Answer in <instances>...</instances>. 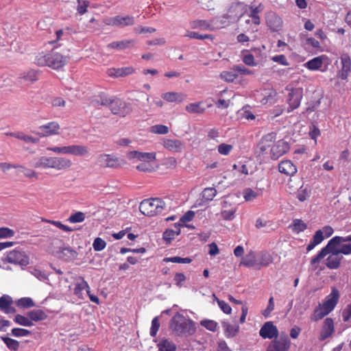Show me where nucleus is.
<instances>
[{"label": "nucleus", "mask_w": 351, "mask_h": 351, "mask_svg": "<svg viewBox=\"0 0 351 351\" xmlns=\"http://www.w3.org/2000/svg\"><path fill=\"white\" fill-rule=\"evenodd\" d=\"M169 328L178 336L191 335L196 330L194 322L179 313L171 318Z\"/></svg>", "instance_id": "obj_1"}, {"label": "nucleus", "mask_w": 351, "mask_h": 351, "mask_svg": "<svg viewBox=\"0 0 351 351\" xmlns=\"http://www.w3.org/2000/svg\"><path fill=\"white\" fill-rule=\"evenodd\" d=\"M165 202L160 198L144 199L139 206L141 213L148 217H154L163 211Z\"/></svg>", "instance_id": "obj_2"}, {"label": "nucleus", "mask_w": 351, "mask_h": 351, "mask_svg": "<svg viewBox=\"0 0 351 351\" xmlns=\"http://www.w3.org/2000/svg\"><path fill=\"white\" fill-rule=\"evenodd\" d=\"M47 149L57 154H70L76 156H86L90 153L89 148L87 146L81 145H71L64 147H49Z\"/></svg>", "instance_id": "obj_3"}, {"label": "nucleus", "mask_w": 351, "mask_h": 351, "mask_svg": "<svg viewBox=\"0 0 351 351\" xmlns=\"http://www.w3.org/2000/svg\"><path fill=\"white\" fill-rule=\"evenodd\" d=\"M346 242L351 243V235L347 237H334L328 242L327 245L325 247H324L319 252V253L311 259V264L313 265L319 263V261L322 258H324V256L326 254V251H327V249L331 248L332 246H338L341 245L342 243Z\"/></svg>", "instance_id": "obj_4"}, {"label": "nucleus", "mask_w": 351, "mask_h": 351, "mask_svg": "<svg viewBox=\"0 0 351 351\" xmlns=\"http://www.w3.org/2000/svg\"><path fill=\"white\" fill-rule=\"evenodd\" d=\"M330 58L326 55H321L309 60L304 64V66L310 71L325 72L330 64Z\"/></svg>", "instance_id": "obj_5"}, {"label": "nucleus", "mask_w": 351, "mask_h": 351, "mask_svg": "<svg viewBox=\"0 0 351 351\" xmlns=\"http://www.w3.org/2000/svg\"><path fill=\"white\" fill-rule=\"evenodd\" d=\"M276 140V134L271 132L263 136L257 145L258 153L259 156L263 157L268 156L271 147Z\"/></svg>", "instance_id": "obj_6"}, {"label": "nucleus", "mask_w": 351, "mask_h": 351, "mask_svg": "<svg viewBox=\"0 0 351 351\" xmlns=\"http://www.w3.org/2000/svg\"><path fill=\"white\" fill-rule=\"evenodd\" d=\"M72 166L70 159L64 157H50L45 158V167L57 170H65Z\"/></svg>", "instance_id": "obj_7"}, {"label": "nucleus", "mask_w": 351, "mask_h": 351, "mask_svg": "<svg viewBox=\"0 0 351 351\" xmlns=\"http://www.w3.org/2000/svg\"><path fill=\"white\" fill-rule=\"evenodd\" d=\"M69 59V57L53 51L48 55L47 58L45 60V63L46 65L53 69H58L66 65Z\"/></svg>", "instance_id": "obj_8"}, {"label": "nucleus", "mask_w": 351, "mask_h": 351, "mask_svg": "<svg viewBox=\"0 0 351 351\" xmlns=\"http://www.w3.org/2000/svg\"><path fill=\"white\" fill-rule=\"evenodd\" d=\"M337 246H332L331 248L327 249L326 251V254L324 256V258L331 253L330 256L326 260V265L328 268L330 269H336L339 267L341 261L343 258V256H339L340 253L337 252Z\"/></svg>", "instance_id": "obj_9"}, {"label": "nucleus", "mask_w": 351, "mask_h": 351, "mask_svg": "<svg viewBox=\"0 0 351 351\" xmlns=\"http://www.w3.org/2000/svg\"><path fill=\"white\" fill-rule=\"evenodd\" d=\"M289 149V145L286 141L283 140L276 141L271 147L270 152L267 157H269L272 160H277L285 154Z\"/></svg>", "instance_id": "obj_10"}, {"label": "nucleus", "mask_w": 351, "mask_h": 351, "mask_svg": "<svg viewBox=\"0 0 351 351\" xmlns=\"http://www.w3.org/2000/svg\"><path fill=\"white\" fill-rule=\"evenodd\" d=\"M105 24L110 26H117V27H126L130 26L134 24V19L131 16H115L113 17H110L106 19L104 21Z\"/></svg>", "instance_id": "obj_11"}, {"label": "nucleus", "mask_w": 351, "mask_h": 351, "mask_svg": "<svg viewBox=\"0 0 351 351\" xmlns=\"http://www.w3.org/2000/svg\"><path fill=\"white\" fill-rule=\"evenodd\" d=\"M5 260L7 262L20 265H27L29 263L28 257L23 252L12 250L8 253Z\"/></svg>", "instance_id": "obj_12"}, {"label": "nucleus", "mask_w": 351, "mask_h": 351, "mask_svg": "<svg viewBox=\"0 0 351 351\" xmlns=\"http://www.w3.org/2000/svg\"><path fill=\"white\" fill-rule=\"evenodd\" d=\"M290 347V341L287 336H281L272 341L269 345L267 351H288Z\"/></svg>", "instance_id": "obj_13"}, {"label": "nucleus", "mask_w": 351, "mask_h": 351, "mask_svg": "<svg viewBox=\"0 0 351 351\" xmlns=\"http://www.w3.org/2000/svg\"><path fill=\"white\" fill-rule=\"evenodd\" d=\"M162 145L166 149L173 153H180L184 149V144L179 139L164 138Z\"/></svg>", "instance_id": "obj_14"}, {"label": "nucleus", "mask_w": 351, "mask_h": 351, "mask_svg": "<svg viewBox=\"0 0 351 351\" xmlns=\"http://www.w3.org/2000/svg\"><path fill=\"white\" fill-rule=\"evenodd\" d=\"M302 99V93L300 90L291 89L288 95L287 103L289 107L287 108V112H291L297 109L300 105Z\"/></svg>", "instance_id": "obj_15"}, {"label": "nucleus", "mask_w": 351, "mask_h": 351, "mask_svg": "<svg viewBox=\"0 0 351 351\" xmlns=\"http://www.w3.org/2000/svg\"><path fill=\"white\" fill-rule=\"evenodd\" d=\"M339 299V292L336 288L333 287L330 293L326 297L322 305L330 313L337 304Z\"/></svg>", "instance_id": "obj_16"}, {"label": "nucleus", "mask_w": 351, "mask_h": 351, "mask_svg": "<svg viewBox=\"0 0 351 351\" xmlns=\"http://www.w3.org/2000/svg\"><path fill=\"white\" fill-rule=\"evenodd\" d=\"M266 23L272 32H278L282 27V20L276 13L269 12L266 14Z\"/></svg>", "instance_id": "obj_17"}, {"label": "nucleus", "mask_w": 351, "mask_h": 351, "mask_svg": "<svg viewBox=\"0 0 351 351\" xmlns=\"http://www.w3.org/2000/svg\"><path fill=\"white\" fill-rule=\"evenodd\" d=\"M259 335L263 339H271L278 337V330L272 322H267L261 328Z\"/></svg>", "instance_id": "obj_18"}, {"label": "nucleus", "mask_w": 351, "mask_h": 351, "mask_svg": "<svg viewBox=\"0 0 351 351\" xmlns=\"http://www.w3.org/2000/svg\"><path fill=\"white\" fill-rule=\"evenodd\" d=\"M97 161L98 164L103 167L117 168L121 166L119 159L110 154H101Z\"/></svg>", "instance_id": "obj_19"}, {"label": "nucleus", "mask_w": 351, "mask_h": 351, "mask_svg": "<svg viewBox=\"0 0 351 351\" xmlns=\"http://www.w3.org/2000/svg\"><path fill=\"white\" fill-rule=\"evenodd\" d=\"M341 68L339 72L341 79L346 80L351 71V59L348 53H343L340 56Z\"/></svg>", "instance_id": "obj_20"}, {"label": "nucleus", "mask_w": 351, "mask_h": 351, "mask_svg": "<svg viewBox=\"0 0 351 351\" xmlns=\"http://www.w3.org/2000/svg\"><path fill=\"white\" fill-rule=\"evenodd\" d=\"M85 292L89 294L90 287L83 277H79L75 285L74 294L80 299H84Z\"/></svg>", "instance_id": "obj_21"}, {"label": "nucleus", "mask_w": 351, "mask_h": 351, "mask_svg": "<svg viewBox=\"0 0 351 351\" xmlns=\"http://www.w3.org/2000/svg\"><path fill=\"white\" fill-rule=\"evenodd\" d=\"M135 72L132 66H125L121 68H110L107 70V74L112 77H123L132 75Z\"/></svg>", "instance_id": "obj_22"}, {"label": "nucleus", "mask_w": 351, "mask_h": 351, "mask_svg": "<svg viewBox=\"0 0 351 351\" xmlns=\"http://www.w3.org/2000/svg\"><path fill=\"white\" fill-rule=\"evenodd\" d=\"M278 171L287 176H293L297 173V167L290 160H282L278 164Z\"/></svg>", "instance_id": "obj_23"}, {"label": "nucleus", "mask_w": 351, "mask_h": 351, "mask_svg": "<svg viewBox=\"0 0 351 351\" xmlns=\"http://www.w3.org/2000/svg\"><path fill=\"white\" fill-rule=\"evenodd\" d=\"M13 300L9 295H3L0 297V311L5 314H12L16 313V309L12 305Z\"/></svg>", "instance_id": "obj_24"}, {"label": "nucleus", "mask_w": 351, "mask_h": 351, "mask_svg": "<svg viewBox=\"0 0 351 351\" xmlns=\"http://www.w3.org/2000/svg\"><path fill=\"white\" fill-rule=\"evenodd\" d=\"M334 332V322L332 318L327 317L324 322L320 332L319 340L324 341L330 337Z\"/></svg>", "instance_id": "obj_25"}, {"label": "nucleus", "mask_w": 351, "mask_h": 351, "mask_svg": "<svg viewBox=\"0 0 351 351\" xmlns=\"http://www.w3.org/2000/svg\"><path fill=\"white\" fill-rule=\"evenodd\" d=\"M237 211L235 206H232L227 200H223L222 202V210L221 211V216L224 220H232L234 218V214Z\"/></svg>", "instance_id": "obj_26"}, {"label": "nucleus", "mask_w": 351, "mask_h": 351, "mask_svg": "<svg viewBox=\"0 0 351 351\" xmlns=\"http://www.w3.org/2000/svg\"><path fill=\"white\" fill-rule=\"evenodd\" d=\"M110 108L113 114L122 117L128 112L126 104L120 99H113Z\"/></svg>", "instance_id": "obj_27"}, {"label": "nucleus", "mask_w": 351, "mask_h": 351, "mask_svg": "<svg viewBox=\"0 0 351 351\" xmlns=\"http://www.w3.org/2000/svg\"><path fill=\"white\" fill-rule=\"evenodd\" d=\"M239 265H244L247 267H256L258 269V260L256 252L250 250L242 258Z\"/></svg>", "instance_id": "obj_28"}, {"label": "nucleus", "mask_w": 351, "mask_h": 351, "mask_svg": "<svg viewBox=\"0 0 351 351\" xmlns=\"http://www.w3.org/2000/svg\"><path fill=\"white\" fill-rule=\"evenodd\" d=\"M162 98L168 102L181 103L186 99V95L182 93L167 92L162 95Z\"/></svg>", "instance_id": "obj_29"}, {"label": "nucleus", "mask_w": 351, "mask_h": 351, "mask_svg": "<svg viewBox=\"0 0 351 351\" xmlns=\"http://www.w3.org/2000/svg\"><path fill=\"white\" fill-rule=\"evenodd\" d=\"M129 158H137L141 161H152L156 158V154L133 151L129 153Z\"/></svg>", "instance_id": "obj_30"}, {"label": "nucleus", "mask_w": 351, "mask_h": 351, "mask_svg": "<svg viewBox=\"0 0 351 351\" xmlns=\"http://www.w3.org/2000/svg\"><path fill=\"white\" fill-rule=\"evenodd\" d=\"M274 261L271 254L267 251H262L258 255V269L263 267H268Z\"/></svg>", "instance_id": "obj_31"}, {"label": "nucleus", "mask_w": 351, "mask_h": 351, "mask_svg": "<svg viewBox=\"0 0 351 351\" xmlns=\"http://www.w3.org/2000/svg\"><path fill=\"white\" fill-rule=\"evenodd\" d=\"M60 125L58 121H50L45 123V137L60 134Z\"/></svg>", "instance_id": "obj_32"}, {"label": "nucleus", "mask_w": 351, "mask_h": 351, "mask_svg": "<svg viewBox=\"0 0 351 351\" xmlns=\"http://www.w3.org/2000/svg\"><path fill=\"white\" fill-rule=\"evenodd\" d=\"M180 234V225L176 223L173 229H167L163 233V239L170 243L176 236Z\"/></svg>", "instance_id": "obj_33"}, {"label": "nucleus", "mask_w": 351, "mask_h": 351, "mask_svg": "<svg viewBox=\"0 0 351 351\" xmlns=\"http://www.w3.org/2000/svg\"><path fill=\"white\" fill-rule=\"evenodd\" d=\"M63 34L64 32L62 29H57L54 31V35L53 36V38L51 36L45 35V38L47 39L48 45H51L53 49L60 45L58 44V42L61 40Z\"/></svg>", "instance_id": "obj_34"}, {"label": "nucleus", "mask_w": 351, "mask_h": 351, "mask_svg": "<svg viewBox=\"0 0 351 351\" xmlns=\"http://www.w3.org/2000/svg\"><path fill=\"white\" fill-rule=\"evenodd\" d=\"M134 40H123L120 41H114L110 43L108 47L111 49L123 50L129 48L134 44Z\"/></svg>", "instance_id": "obj_35"}, {"label": "nucleus", "mask_w": 351, "mask_h": 351, "mask_svg": "<svg viewBox=\"0 0 351 351\" xmlns=\"http://www.w3.org/2000/svg\"><path fill=\"white\" fill-rule=\"evenodd\" d=\"M324 236L323 235V232L321 230H318L315 232L313 235L312 241L308 243L306 247V250L308 252L312 250L317 245L321 243L322 241L324 239Z\"/></svg>", "instance_id": "obj_36"}, {"label": "nucleus", "mask_w": 351, "mask_h": 351, "mask_svg": "<svg viewBox=\"0 0 351 351\" xmlns=\"http://www.w3.org/2000/svg\"><path fill=\"white\" fill-rule=\"evenodd\" d=\"M290 228L293 232L298 234L304 232L307 228V225L302 219H295L290 225Z\"/></svg>", "instance_id": "obj_37"}, {"label": "nucleus", "mask_w": 351, "mask_h": 351, "mask_svg": "<svg viewBox=\"0 0 351 351\" xmlns=\"http://www.w3.org/2000/svg\"><path fill=\"white\" fill-rule=\"evenodd\" d=\"M77 253L74 250L70 247L63 248L60 253V257L64 259L66 261H69L75 259L77 257Z\"/></svg>", "instance_id": "obj_38"}, {"label": "nucleus", "mask_w": 351, "mask_h": 351, "mask_svg": "<svg viewBox=\"0 0 351 351\" xmlns=\"http://www.w3.org/2000/svg\"><path fill=\"white\" fill-rule=\"evenodd\" d=\"M329 313L326 311L325 308L319 304L318 306L315 308L311 319L314 322H317L318 320L324 318Z\"/></svg>", "instance_id": "obj_39"}, {"label": "nucleus", "mask_w": 351, "mask_h": 351, "mask_svg": "<svg viewBox=\"0 0 351 351\" xmlns=\"http://www.w3.org/2000/svg\"><path fill=\"white\" fill-rule=\"evenodd\" d=\"M15 304L20 308H29L35 306L33 300L29 297L21 298L16 300Z\"/></svg>", "instance_id": "obj_40"}, {"label": "nucleus", "mask_w": 351, "mask_h": 351, "mask_svg": "<svg viewBox=\"0 0 351 351\" xmlns=\"http://www.w3.org/2000/svg\"><path fill=\"white\" fill-rule=\"evenodd\" d=\"M223 327L225 330V335L226 337H234L239 332V326L237 325H232L229 323H224L223 324Z\"/></svg>", "instance_id": "obj_41"}, {"label": "nucleus", "mask_w": 351, "mask_h": 351, "mask_svg": "<svg viewBox=\"0 0 351 351\" xmlns=\"http://www.w3.org/2000/svg\"><path fill=\"white\" fill-rule=\"evenodd\" d=\"M221 79L228 82H232L238 77V73L234 69V66L230 71H223L220 75Z\"/></svg>", "instance_id": "obj_42"}, {"label": "nucleus", "mask_w": 351, "mask_h": 351, "mask_svg": "<svg viewBox=\"0 0 351 351\" xmlns=\"http://www.w3.org/2000/svg\"><path fill=\"white\" fill-rule=\"evenodd\" d=\"M160 351H176V345L168 339H162L158 343Z\"/></svg>", "instance_id": "obj_43"}, {"label": "nucleus", "mask_w": 351, "mask_h": 351, "mask_svg": "<svg viewBox=\"0 0 351 351\" xmlns=\"http://www.w3.org/2000/svg\"><path fill=\"white\" fill-rule=\"evenodd\" d=\"M165 263H182V264H189L192 262V259L189 257L181 258L180 256H173V257H165L162 260Z\"/></svg>", "instance_id": "obj_44"}, {"label": "nucleus", "mask_w": 351, "mask_h": 351, "mask_svg": "<svg viewBox=\"0 0 351 351\" xmlns=\"http://www.w3.org/2000/svg\"><path fill=\"white\" fill-rule=\"evenodd\" d=\"M20 77L25 81L34 82L38 80V73L34 70H29L21 73Z\"/></svg>", "instance_id": "obj_45"}, {"label": "nucleus", "mask_w": 351, "mask_h": 351, "mask_svg": "<svg viewBox=\"0 0 351 351\" xmlns=\"http://www.w3.org/2000/svg\"><path fill=\"white\" fill-rule=\"evenodd\" d=\"M14 321L16 324L23 326H31L33 325V323L29 319L28 316L25 317V316L21 315L19 314L16 315L14 317Z\"/></svg>", "instance_id": "obj_46"}, {"label": "nucleus", "mask_w": 351, "mask_h": 351, "mask_svg": "<svg viewBox=\"0 0 351 351\" xmlns=\"http://www.w3.org/2000/svg\"><path fill=\"white\" fill-rule=\"evenodd\" d=\"M1 339L10 350L16 351L19 349V343L18 341L7 337H2Z\"/></svg>", "instance_id": "obj_47"}, {"label": "nucleus", "mask_w": 351, "mask_h": 351, "mask_svg": "<svg viewBox=\"0 0 351 351\" xmlns=\"http://www.w3.org/2000/svg\"><path fill=\"white\" fill-rule=\"evenodd\" d=\"M186 110L190 113L201 114L204 108L201 107V103H191L186 106Z\"/></svg>", "instance_id": "obj_48"}, {"label": "nucleus", "mask_w": 351, "mask_h": 351, "mask_svg": "<svg viewBox=\"0 0 351 351\" xmlns=\"http://www.w3.org/2000/svg\"><path fill=\"white\" fill-rule=\"evenodd\" d=\"M27 316L32 322H37L44 318V312L42 310H33L28 312Z\"/></svg>", "instance_id": "obj_49"}, {"label": "nucleus", "mask_w": 351, "mask_h": 351, "mask_svg": "<svg viewBox=\"0 0 351 351\" xmlns=\"http://www.w3.org/2000/svg\"><path fill=\"white\" fill-rule=\"evenodd\" d=\"M217 195V190L215 188H206L202 191V197L207 201H212Z\"/></svg>", "instance_id": "obj_50"}, {"label": "nucleus", "mask_w": 351, "mask_h": 351, "mask_svg": "<svg viewBox=\"0 0 351 351\" xmlns=\"http://www.w3.org/2000/svg\"><path fill=\"white\" fill-rule=\"evenodd\" d=\"M15 231L8 227H0V239H10L15 235Z\"/></svg>", "instance_id": "obj_51"}, {"label": "nucleus", "mask_w": 351, "mask_h": 351, "mask_svg": "<svg viewBox=\"0 0 351 351\" xmlns=\"http://www.w3.org/2000/svg\"><path fill=\"white\" fill-rule=\"evenodd\" d=\"M309 197V191L306 186H302L296 192V197L300 202H304Z\"/></svg>", "instance_id": "obj_52"}, {"label": "nucleus", "mask_w": 351, "mask_h": 351, "mask_svg": "<svg viewBox=\"0 0 351 351\" xmlns=\"http://www.w3.org/2000/svg\"><path fill=\"white\" fill-rule=\"evenodd\" d=\"M210 27V23L204 20H197L192 22L191 27L193 29H199L202 30L208 29Z\"/></svg>", "instance_id": "obj_53"}, {"label": "nucleus", "mask_w": 351, "mask_h": 351, "mask_svg": "<svg viewBox=\"0 0 351 351\" xmlns=\"http://www.w3.org/2000/svg\"><path fill=\"white\" fill-rule=\"evenodd\" d=\"M150 132L153 134H167L169 132V128L165 125H155L150 128Z\"/></svg>", "instance_id": "obj_54"}, {"label": "nucleus", "mask_w": 351, "mask_h": 351, "mask_svg": "<svg viewBox=\"0 0 351 351\" xmlns=\"http://www.w3.org/2000/svg\"><path fill=\"white\" fill-rule=\"evenodd\" d=\"M85 219V214L82 212H76L69 217L68 220L73 223L84 221Z\"/></svg>", "instance_id": "obj_55"}, {"label": "nucleus", "mask_w": 351, "mask_h": 351, "mask_svg": "<svg viewBox=\"0 0 351 351\" xmlns=\"http://www.w3.org/2000/svg\"><path fill=\"white\" fill-rule=\"evenodd\" d=\"M186 36L198 40L213 39V36L211 34H200L195 32H189Z\"/></svg>", "instance_id": "obj_56"}, {"label": "nucleus", "mask_w": 351, "mask_h": 351, "mask_svg": "<svg viewBox=\"0 0 351 351\" xmlns=\"http://www.w3.org/2000/svg\"><path fill=\"white\" fill-rule=\"evenodd\" d=\"M213 297L216 300V301H217L219 308L221 309V311L224 313H226V314H230L231 313L232 308H231L230 306L228 303H226L223 300H221L219 298H217V296L215 294H213Z\"/></svg>", "instance_id": "obj_57"}, {"label": "nucleus", "mask_w": 351, "mask_h": 351, "mask_svg": "<svg viewBox=\"0 0 351 351\" xmlns=\"http://www.w3.org/2000/svg\"><path fill=\"white\" fill-rule=\"evenodd\" d=\"M233 146L230 144L221 143L218 145V152L223 156H228L232 150Z\"/></svg>", "instance_id": "obj_58"}, {"label": "nucleus", "mask_w": 351, "mask_h": 351, "mask_svg": "<svg viewBox=\"0 0 351 351\" xmlns=\"http://www.w3.org/2000/svg\"><path fill=\"white\" fill-rule=\"evenodd\" d=\"M186 277L183 273L177 272L173 276V282L178 287H182L186 281Z\"/></svg>", "instance_id": "obj_59"}, {"label": "nucleus", "mask_w": 351, "mask_h": 351, "mask_svg": "<svg viewBox=\"0 0 351 351\" xmlns=\"http://www.w3.org/2000/svg\"><path fill=\"white\" fill-rule=\"evenodd\" d=\"M201 325L207 330L215 332L217 328V323L213 320L206 319L201 322Z\"/></svg>", "instance_id": "obj_60"}, {"label": "nucleus", "mask_w": 351, "mask_h": 351, "mask_svg": "<svg viewBox=\"0 0 351 351\" xmlns=\"http://www.w3.org/2000/svg\"><path fill=\"white\" fill-rule=\"evenodd\" d=\"M93 246L95 251L99 252L106 247V243L101 238L97 237L94 240Z\"/></svg>", "instance_id": "obj_61"}, {"label": "nucleus", "mask_w": 351, "mask_h": 351, "mask_svg": "<svg viewBox=\"0 0 351 351\" xmlns=\"http://www.w3.org/2000/svg\"><path fill=\"white\" fill-rule=\"evenodd\" d=\"M195 216V213L192 210L187 211L183 216L180 219V223L178 224L180 226H183L185 223L189 222L193 220Z\"/></svg>", "instance_id": "obj_62"}, {"label": "nucleus", "mask_w": 351, "mask_h": 351, "mask_svg": "<svg viewBox=\"0 0 351 351\" xmlns=\"http://www.w3.org/2000/svg\"><path fill=\"white\" fill-rule=\"evenodd\" d=\"M11 334L16 337H27L30 335V331L24 328H14L12 330Z\"/></svg>", "instance_id": "obj_63"}, {"label": "nucleus", "mask_w": 351, "mask_h": 351, "mask_svg": "<svg viewBox=\"0 0 351 351\" xmlns=\"http://www.w3.org/2000/svg\"><path fill=\"white\" fill-rule=\"evenodd\" d=\"M160 328V323L158 317H155L152 321V326L150 328V335L153 337H156Z\"/></svg>", "instance_id": "obj_64"}]
</instances>
